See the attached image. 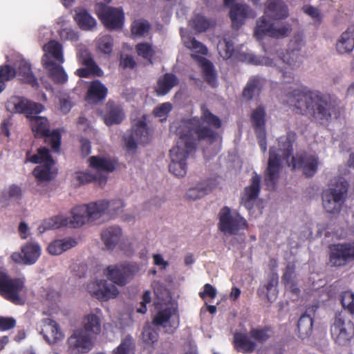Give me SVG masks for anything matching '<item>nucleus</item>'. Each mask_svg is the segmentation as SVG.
<instances>
[{"instance_id": "obj_1", "label": "nucleus", "mask_w": 354, "mask_h": 354, "mask_svg": "<svg viewBox=\"0 0 354 354\" xmlns=\"http://www.w3.org/2000/svg\"><path fill=\"white\" fill-rule=\"evenodd\" d=\"M201 120L194 117L175 121L171 125V131L178 137L176 145L170 149L171 162L169 169L171 173L177 177H183L187 171V160L195 151L196 140H212L216 137V133L211 129L203 126L202 121L214 128L221 126V120L213 115L205 105L201 106Z\"/></svg>"}, {"instance_id": "obj_2", "label": "nucleus", "mask_w": 354, "mask_h": 354, "mask_svg": "<svg viewBox=\"0 0 354 354\" xmlns=\"http://www.w3.org/2000/svg\"><path fill=\"white\" fill-rule=\"evenodd\" d=\"M295 140L296 134L289 132L279 138V148H270L268 167L264 176V180L268 189H272L275 187L283 161L294 169H302L308 177H311L316 173L319 165L316 155L297 154L296 156H292L290 161L289 160L292 153V144Z\"/></svg>"}, {"instance_id": "obj_3", "label": "nucleus", "mask_w": 354, "mask_h": 354, "mask_svg": "<svg viewBox=\"0 0 354 354\" xmlns=\"http://www.w3.org/2000/svg\"><path fill=\"white\" fill-rule=\"evenodd\" d=\"M281 101L292 107L296 113L310 115L315 121L321 124L329 120L335 107V103L328 97L303 85L286 93Z\"/></svg>"}, {"instance_id": "obj_4", "label": "nucleus", "mask_w": 354, "mask_h": 354, "mask_svg": "<svg viewBox=\"0 0 354 354\" xmlns=\"http://www.w3.org/2000/svg\"><path fill=\"white\" fill-rule=\"evenodd\" d=\"M288 16V7L281 0H268L265 6L264 16L257 21V27L254 30V36L259 40L266 35L277 38L287 36L291 30L290 25L287 24L277 27L273 24L268 21L266 17L279 20L285 19Z\"/></svg>"}, {"instance_id": "obj_5", "label": "nucleus", "mask_w": 354, "mask_h": 354, "mask_svg": "<svg viewBox=\"0 0 354 354\" xmlns=\"http://www.w3.org/2000/svg\"><path fill=\"white\" fill-rule=\"evenodd\" d=\"M241 61L254 65H263L269 67L278 66L282 73L283 83H291L295 80L294 71L302 64L303 55L301 53L287 50L282 58L275 60L270 57H257L252 53H243L239 55Z\"/></svg>"}, {"instance_id": "obj_6", "label": "nucleus", "mask_w": 354, "mask_h": 354, "mask_svg": "<svg viewBox=\"0 0 354 354\" xmlns=\"http://www.w3.org/2000/svg\"><path fill=\"white\" fill-rule=\"evenodd\" d=\"M154 326H160L167 333L174 332L179 326V315L177 309L172 306H166L159 310L151 324H147L143 329L142 339L146 348H150L158 341V334Z\"/></svg>"}, {"instance_id": "obj_7", "label": "nucleus", "mask_w": 354, "mask_h": 354, "mask_svg": "<svg viewBox=\"0 0 354 354\" xmlns=\"http://www.w3.org/2000/svg\"><path fill=\"white\" fill-rule=\"evenodd\" d=\"M43 50L44 54L41 62L43 66L48 71V75L56 83L66 82L68 75L62 66L64 62L62 45L55 40H51L43 46Z\"/></svg>"}, {"instance_id": "obj_8", "label": "nucleus", "mask_w": 354, "mask_h": 354, "mask_svg": "<svg viewBox=\"0 0 354 354\" xmlns=\"http://www.w3.org/2000/svg\"><path fill=\"white\" fill-rule=\"evenodd\" d=\"M91 170L77 171L75 178L80 184L96 182L102 187L106 183L107 174L115 169V163L109 158L93 156L88 159Z\"/></svg>"}, {"instance_id": "obj_9", "label": "nucleus", "mask_w": 354, "mask_h": 354, "mask_svg": "<svg viewBox=\"0 0 354 354\" xmlns=\"http://www.w3.org/2000/svg\"><path fill=\"white\" fill-rule=\"evenodd\" d=\"M348 183L342 177L331 180L329 187L322 193V205L331 214H339L345 201Z\"/></svg>"}, {"instance_id": "obj_10", "label": "nucleus", "mask_w": 354, "mask_h": 354, "mask_svg": "<svg viewBox=\"0 0 354 354\" xmlns=\"http://www.w3.org/2000/svg\"><path fill=\"white\" fill-rule=\"evenodd\" d=\"M26 162L39 164L33 171V176L39 183L50 181L55 175L53 166L55 162L53 160L49 150L46 147L37 149V153L31 154L30 151L26 153Z\"/></svg>"}, {"instance_id": "obj_11", "label": "nucleus", "mask_w": 354, "mask_h": 354, "mask_svg": "<svg viewBox=\"0 0 354 354\" xmlns=\"http://www.w3.org/2000/svg\"><path fill=\"white\" fill-rule=\"evenodd\" d=\"M32 131L37 137H45V142L50 145L52 149L58 152L61 145V133L59 130H54L49 133V122L46 117L31 114L28 116Z\"/></svg>"}, {"instance_id": "obj_12", "label": "nucleus", "mask_w": 354, "mask_h": 354, "mask_svg": "<svg viewBox=\"0 0 354 354\" xmlns=\"http://www.w3.org/2000/svg\"><path fill=\"white\" fill-rule=\"evenodd\" d=\"M218 229L229 234H236L248 227L246 220L237 212H232L228 207H223L218 214Z\"/></svg>"}, {"instance_id": "obj_13", "label": "nucleus", "mask_w": 354, "mask_h": 354, "mask_svg": "<svg viewBox=\"0 0 354 354\" xmlns=\"http://www.w3.org/2000/svg\"><path fill=\"white\" fill-rule=\"evenodd\" d=\"M330 334L335 344L347 346L354 338V324L342 314L337 315L330 326Z\"/></svg>"}, {"instance_id": "obj_14", "label": "nucleus", "mask_w": 354, "mask_h": 354, "mask_svg": "<svg viewBox=\"0 0 354 354\" xmlns=\"http://www.w3.org/2000/svg\"><path fill=\"white\" fill-rule=\"evenodd\" d=\"M24 282L21 279L11 278L6 273L0 272V295L7 300L17 305L24 303L21 292Z\"/></svg>"}, {"instance_id": "obj_15", "label": "nucleus", "mask_w": 354, "mask_h": 354, "mask_svg": "<svg viewBox=\"0 0 354 354\" xmlns=\"http://www.w3.org/2000/svg\"><path fill=\"white\" fill-rule=\"evenodd\" d=\"M124 141L127 150L134 153L139 145H145L149 141V133L147 127L146 116L134 121L131 132L125 134Z\"/></svg>"}, {"instance_id": "obj_16", "label": "nucleus", "mask_w": 354, "mask_h": 354, "mask_svg": "<svg viewBox=\"0 0 354 354\" xmlns=\"http://www.w3.org/2000/svg\"><path fill=\"white\" fill-rule=\"evenodd\" d=\"M136 264L122 263L110 265L104 270V274L113 283L123 286L138 272Z\"/></svg>"}, {"instance_id": "obj_17", "label": "nucleus", "mask_w": 354, "mask_h": 354, "mask_svg": "<svg viewBox=\"0 0 354 354\" xmlns=\"http://www.w3.org/2000/svg\"><path fill=\"white\" fill-rule=\"evenodd\" d=\"M8 111L12 113L25 114L26 118L31 114H39L45 109L44 105L21 96H12L6 102Z\"/></svg>"}, {"instance_id": "obj_18", "label": "nucleus", "mask_w": 354, "mask_h": 354, "mask_svg": "<svg viewBox=\"0 0 354 354\" xmlns=\"http://www.w3.org/2000/svg\"><path fill=\"white\" fill-rule=\"evenodd\" d=\"M96 15L104 26L111 30L121 29L124 25V13L121 8L98 6Z\"/></svg>"}, {"instance_id": "obj_19", "label": "nucleus", "mask_w": 354, "mask_h": 354, "mask_svg": "<svg viewBox=\"0 0 354 354\" xmlns=\"http://www.w3.org/2000/svg\"><path fill=\"white\" fill-rule=\"evenodd\" d=\"M87 290L91 296L104 301L115 299L119 295L118 288L104 279H96L90 282L87 285Z\"/></svg>"}, {"instance_id": "obj_20", "label": "nucleus", "mask_w": 354, "mask_h": 354, "mask_svg": "<svg viewBox=\"0 0 354 354\" xmlns=\"http://www.w3.org/2000/svg\"><path fill=\"white\" fill-rule=\"evenodd\" d=\"M92 337L83 329H75L67 339L69 352L75 354L89 352L93 346Z\"/></svg>"}, {"instance_id": "obj_21", "label": "nucleus", "mask_w": 354, "mask_h": 354, "mask_svg": "<svg viewBox=\"0 0 354 354\" xmlns=\"http://www.w3.org/2000/svg\"><path fill=\"white\" fill-rule=\"evenodd\" d=\"M354 260V243H337L330 247V263L333 266H343Z\"/></svg>"}, {"instance_id": "obj_22", "label": "nucleus", "mask_w": 354, "mask_h": 354, "mask_svg": "<svg viewBox=\"0 0 354 354\" xmlns=\"http://www.w3.org/2000/svg\"><path fill=\"white\" fill-rule=\"evenodd\" d=\"M250 118L259 145L263 153H265L267 151L265 109L258 106L252 111Z\"/></svg>"}, {"instance_id": "obj_23", "label": "nucleus", "mask_w": 354, "mask_h": 354, "mask_svg": "<svg viewBox=\"0 0 354 354\" xmlns=\"http://www.w3.org/2000/svg\"><path fill=\"white\" fill-rule=\"evenodd\" d=\"M235 0H223L224 5L230 7V18L232 26L239 28L247 18H254L257 13L247 5H234Z\"/></svg>"}, {"instance_id": "obj_24", "label": "nucleus", "mask_w": 354, "mask_h": 354, "mask_svg": "<svg viewBox=\"0 0 354 354\" xmlns=\"http://www.w3.org/2000/svg\"><path fill=\"white\" fill-rule=\"evenodd\" d=\"M41 247L36 242H28L21 247V253L15 252L12 259L17 263L32 265L37 262L41 255Z\"/></svg>"}, {"instance_id": "obj_25", "label": "nucleus", "mask_w": 354, "mask_h": 354, "mask_svg": "<svg viewBox=\"0 0 354 354\" xmlns=\"http://www.w3.org/2000/svg\"><path fill=\"white\" fill-rule=\"evenodd\" d=\"M41 324L40 334L48 344L54 346L64 340L65 335L55 320L46 318L42 320Z\"/></svg>"}, {"instance_id": "obj_26", "label": "nucleus", "mask_w": 354, "mask_h": 354, "mask_svg": "<svg viewBox=\"0 0 354 354\" xmlns=\"http://www.w3.org/2000/svg\"><path fill=\"white\" fill-rule=\"evenodd\" d=\"M261 177L254 173L251 178L250 185L246 187L241 196V204L250 210L260 192Z\"/></svg>"}, {"instance_id": "obj_27", "label": "nucleus", "mask_w": 354, "mask_h": 354, "mask_svg": "<svg viewBox=\"0 0 354 354\" xmlns=\"http://www.w3.org/2000/svg\"><path fill=\"white\" fill-rule=\"evenodd\" d=\"M80 62L86 66V68H79L75 73L81 77H87L90 74L96 76H102V70L95 63L91 58V55L86 51L82 52L78 55Z\"/></svg>"}, {"instance_id": "obj_28", "label": "nucleus", "mask_w": 354, "mask_h": 354, "mask_svg": "<svg viewBox=\"0 0 354 354\" xmlns=\"http://www.w3.org/2000/svg\"><path fill=\"white\" fill-rule=\"evenodd\" d=\"M102 117L106 125L111 126L120 124L124 118V113L120 105L109 102Z\"/></svg>"}, {"instance_id": "obj_29", "label": "nucleus", "mask_w": 354, "mask_h": 354, "mask_svg": "<svg viewBox=\"0 0 354 354\" xmlns=\"http://www.w3.org/2000/svg\"><path fill=\"white\" fill-rule=\"evenodd\" d=\"M100 314L101 311L99 310L97 313H91L86 315L82 319V328L80 329H83L84 333L92 337L99 335L102 331Z\"/></svg>"}, {"instance_id": "obj_30", "label": "nucleus", "mask_w": 354, "mask_h": 354, "mask_svg": "<svg viewBox=\"0 0 354 354\" xmlns=\"http://www.w3.org/2000/svg\"><path fill=\"white\" fill-rule=\"evenodd\" d=\"M354 49V25L344 31L336 43V50L339 54L349 53Z\"/></svg>"}, {"instance_id": "obj_31", "label": "nucleus", "mask_w": 354, "mask_h": 354, "mask_svg": "<svg viewBox=\"0 0 354 354\" xmlns=\"http://www.w3.org/2000/svg\"><path fill=\"white\" fill-rule=\"evenodd\" d=\"M71 217H67V226L79 227L89 223L88 209L85 205H78L71 210Z\"/></svg>"}, {"instance_id": "obj_32", "label": "nucleus", "mask_w": 354, "mask_h": 354, "mask_svg": "<svg viewBox=\"0 0 354 354\" xmlns=\"http://www.w3.org/2000/svg\"><path fill=\"white\" fill-rule=\"evenodd\" d=\"M107 92V88L100 80L93 81L88 86L86 100L89 103H98L106 98Z\"/></svg>"}, {"instance_id": "obj_33", "label": "nucleus", "mask_w": 354, "mask_h": 354, "mask_svg": "<svg viewBox=\"0 0 354 354\" xmlns=\"http://www.w3.org/2000/svg\"><path fill=\"white\" fill-rule=\"evenodd\" d=\"M122 229L119 226H111L102 231V240L108 249L114 248L122 236Z\"/></svg>"}, {"instance_id": "obj_34", "label": "nucleus", "mask_w": 354, "mask_h": 354, "mask_svg": "<svg viewBox=\"0 0 354 354\" xmlns=\"http://www.w3.org/2000/svg\"><path fill=\"white\" fill-rule=\"evenodd\" d=\"M88 209V217L91 222L98 221L104 216H108V206L106 200H101L85 205Z\"/></svg>"}, {"instance_id": "obj_35", "label": "nucleus", "mask_w": 354, "mask_h": 354, "mask_svg": "<svg viewBox=\"0 0 354 354\" xmlns=\"http://www.w3.org/2000/svg\"><path fill=\"white\" fill-rule=\"evenodd\" d=\"M250 335L237 333L234 336L235 348L243 353H252L256 348V342L252 340Z\"/></svg>"}, {"instance_id": "obj_36", "label": "nucleus", "mask_w": 354, "mask_h": 354, "mask_svg": "<svg viewBox=\"0 0 354 354\" xmlns=\"http://www.w3.org/2000/svg\"><path fill=\"white\" fill-rule=\"evenodd\" d=\"M77 245V241L72 238H65L63 239H57L51 242L47 250L49 254L52 255H59L62 252L75 247Z\"/></svg>"}, {"instance_id": "obj_37", "label": "nucleus", "mask_w": 354, "mask_h": 354, "mask_svg": "<svg viewBox=\"0 0 354 354\" xmlns=\"http://www.w3.org/2000/svg\"><path fill=\"white\" fill-rule=\"evenodd\" d=\"M74 18L80 28L85 30H91L97 25L95 19L83 8L75 10Z\"/></svg>"}, {"instance_id": "obj_38", "label": "nucleus", "mask_w": 354, "mask_h": 354, "mask_svg": "<svg viewBox=\"0 0 354 354\" xmlns=\"http://www.w3.org/2000/svg\"><path fill=\"white\" fill-rule=\"evenodd\" d=\"M178 80L176 75L171 73H166L159 78L156 88L158 95H165L178 84Z\"/></svg>"}, {"instance_id": "obj_39", "label": "nucleus", "mask_w": 354, "mask_h": 354, "mask_svg": "<svg viewBox=\"0 0 354 354\" xmlns=\"http://www.w3.org/2000/svg\"><path fill=\"white\" fill-rule=\"evenodd\" d=\"M66 20L64 16L59 17L56 21V28L62 39L72 41H77L79 36L77 33L70 27L67 26Z\"/></svg>"}, {"instance_id": "obj_40", "label": "nucleus", "mask_w": 354, "mask_h": 354, "mask_svg": "<svg viewBox=\"0 0 354 354\" xmlns=\"http://www.w3.org/2000/svg\"><path fill=\"white\" fill-rule=\"evenodd\" d=\"M63 226H67V218L64 215H58L43 221L38 227V231L42 234L46 230H55Z\"/></svg>"}, {"instance_id": "obj_41", "label": "nucleus", "mask_w": 354, "mask_h": 354, "mask_svg": "<svg viewBox=\"0 0 354 354\" xmlns=\"http://www.w3.org/2000/svg\"><path fill=\"white\" fill-rule=\"evenodd\" d=\"M198 62L205 79L210 85L215 86L217 84V79L212 64L203 57L200 58Z\"/></svg>"}, {"instance_id": "obj_42", "label": "nucleus", "mask_w": 354, "mask_h": 354, "mask_svg": "<svg viewBox=\"0 0 354 354\" xmlns=\"http://www.w3.org/2000/svg\"><path fill=\"white\" fill-rule=\"evenodd\" d=\"M182 39L184 45L192 50L193 52L206 55L207 53V48L201 42L196 40L195 38L184 32L183 30H180Z\"/></svg>"}, {"instance_id": "obj_43", "label": "nucleus", "mask_w": 354, "mask_h": 354, "mask_svg": "<svg viewBox=\"0 0 354 354\" xmlns=\"http://www.w3.org/2000/svg\"><path fill=\"white\" fill-rule=\"evenodd\" d=\"M18 74L21 81L30 84L32 86L38 84L36 77L31 71L30 66L26 61L21 60L19 62Z\"/></svg>"}, {"instance_id": "obj_44", "label": "nucleus", "mask_w": 354, "mask_h": 354, "mask_svg": "<svg viewBox=\"0 0 354 354\" xmlns=\"http://www.w3.org/2000/svg\"><path fill=\"white\" fill-rule=\"evenodd\" d=\"M313 324V321L310 315L304 314L301 316L297 323V328L299 337L301 339H304L310 335Z\"/></svg>"}, {"instance_id": "obj_45", "label": "nucleus", "mask_w": 354, "mask_h": 354, "mask_svg": "<svg viewBox=\"0 0 354 354\" xmlns=\"http://www.w3.org/2000/svg\"><path fill=\"white\" fill-rule=\"evenodd\" d=\"M153 288L154 294L158 299V301L155 303L156 306H162L170 300L169 292L162 283L154 281L153 283Z\"/></svg>"}, {"instance_id": "obj_46", "label": "nucleus", "mask_w": 354, "mask_h": 354, "mask_svg": "<svg viewBox=\"0 0 354 354\" xmlns=\"http://www.w3.org/2000/svg\"><path fill=\"white\" fill-rule=\"evenodd\" d=\"M217 49L220 56L224 59H227L234 53V44L231 40L224 38L218 41Z\"/></svg>"}, {"instance_id": "obj_47", "label": "nucleus", "mask_w": 354, "mask_h": 354, "mask_svg": "<svg viewBox=\"0 0 354 354\" xmlns=\"http://www.w3.org/2000/svg\"><path fill=\"white\" fill-rule=\"evenodd\" d=\"M189 26L197 32L205 31L211 26V22L204 16L195 15L189 21Z\"/></svg>"}, {"instance_id": "obj_48", "label": "nucleus", "mask_w": 354, "mask_h": 354, "mask_svg": "<svg viewBox=\"0 0 354 354\" xmlns=\"http://www.w3.org/2000/svg\"><path fill=\"white\" fill-rule=\"evenodd\" d=\"M150 29L149 23L145 19L135 20L131 25V33L135 37L145 35Z\"/></svg>"}, {"instance_id": "obj_49", "label": "nucleus", "mask_w": 354, "mask_h": 354, "mask_svg": "<svg viewBox=\"0 0 354 354\" xmlns=\"http://www.w3.org/2000/svg\"><path fill=\"white\" fill-rule=\"evenodd\" d=\"M135 344L131 337H127L120 345L113 351V354H133Z\"/></svg>"}, {"instance_id": "obj_50", "label": "nucleus", "mask_w": 354, "mask_h": 354, "mask_svg": "<svg viewBox=\"0 0 354 354\" xmlns=\"http://www.w3.org/2000/svg\"><path fill=\"white\" fill-rule=\"evenodd\" d=\"M295 267L294 265L288 264L285 270L284 274L282 277V280L284 282L285 286L291 289V290L298 294L299 290L297 288L294 287L293 279L295 278Z\"/></svg>"}, {"instance_id": "obj_51", "label": "nucleus", "mask_w": 354, "mask_h": 354, "mask_svg": "<svg viewBox=\"0 0 354 354\" xmlns=\"http://www.w3.org/2000/svg\"><path fill=\"white\" fill-rule=\"evenodd\" d=\"M262 80L259 77H253L245 87L243 95L248 99L252 98L254 93H258L261 86Z\"/></svg>"}, {"instance_id": "obj_52", "label": "nucleus", "mask_w": 354, "mask_h": 354, "mask_svg": "<svg viewBox=\"0 0 354 354\" xmlns=\"http://www.w3.org/2000/svg\"><path fill=\"white\" fill-rule=\"evenodd\" d=\"M136 50L139 56L152 63L151 59L154 55L155 51L151 44L147 42L139 43L136 46Z\"/></svg>"}, {"instance_id": "obj_53", "label": "nucleus", "mask_w": 354, "mask_h": 354, "mask_svg": "<svg viewBox=\"0 0 354 354\" xmlns=\"http://www.w3.org/2000/svg\"><path fill=\"white\" fill-rule=\"evenodd\" d=\"M113 39L111 35H103L97 39V48L104 54L110 55L112 52Z\"/></svg>"}, {"instance_id": "obj_54", "label": "nucleus", "mask_w": 354, "mask_h": 354, "mask_svg": "<svg viewBox=\"0 0 354 354\" xmlns=\"http://www.w3.org/2000/svg\"><path fill=\"white\" fill-rule=\"evenodd\" d=\"M16 75L15 70L6 65L3 67H0V93L5 88V82L13 78Z\"/></svg>"}, {"instance_id": "obj_55", "label": "nucleus", "mask_w": 354, "mask_h": 354, "mask_svg": "<svg viewBox=\"0 0 354 354\" xmlns=\"http://www.w3.org/2000/svg\"><path fill=\"white\" fill-rule=\"evenodd\" d=\"M173 109L172 104L170 102H165L157 106L153 111L155 117L159 118L160 122L165 121L168 117L169 113Z\"/></svg>"}, {"instance_id": "obj_56", "label": "nucleus", "mask_w": 354, "mask_h": 354, "mask_svg": "<svg viewBox=\"0 0 354 354\" xmlns=\"http://www.w3.org/2000/svg\"><path fill=\"white\" fill-rule=\"evenodd\" d=\"M108 206V216L113 217L120 214L125 206L124 201L121 199H114L107 201Z\"/></svg>"}, {"instance_id": "obj_57", "label": "nucleus", "mask_w": 354, "mask_h": 354, "mask_svg": "<svg viewBox=\"0 0 354 354\" xmlns=\"http://www.w3.org/2000/svg\"><path fill=\"white\" fill-rule=\"evenodd\" d=\"M21 189L17 185H11L2 194L3 198L5 200L8 199H19L21 196Z\"/></svg>"}, {"instance_id": "obj_58", "label": "nucleus", "mask_w": 354, "mask_h": 354, "mask_svg": "<svg viewBox=\"0 0 354 354\" xmlns=\"http://www.w3.org/2000/svg\"><path fill=\"white\" fill-rule=\"evenodd\" d=\"M304 45V40L303 36L300 34H297L293 37L291 39L288 49L287 50L295 52V53H301V48Z\"/></svg>"}, {"instance_id": "obj_59", "label": "nucleus", "mask_w": 354, "mask_h": 354, "mask_svg": "<svg viewBox=\"0 0 354 354\" xmlns=\"http://www.w3.org/2000/svg\"><path fill=\"white\" fill-rule=\"evenodd\" d=\"M342 304L344 308L348 309L352 314L354 313V294L351 291H346L342 295Z\"/></svg>"}, {"instance_id": "obj_60", "label": "nucleus", "mask_w": 354, "mask_h": 354, "mask_svg": "<svg viewBox=\"0 0 354 354\" xmlns=\"http://www.w3.org/2000/svg\"><path fill=\"white\" fill-rule=\"evenodd\" d=\"M277 283L278 277L276 275H272L266 285L267 297L268 300H271L276 297Z\"/></svg>"}, {"instance_id": "obj_61", "label": "nucleus", "mask_w": 354, "mask_h": 354, "mask_svg": "<svg viewBox=\"0 0 354 354\" xmlns=\"http://www.w3.org/2000/svg\"><path fill=\"white\" fill-rule=\"evenodd\" d=\"M250 337L257 343H263L269 338L266 329H252L250 332Z\"/></svg>"}, {"instance_id": "obj_62", "label": "nucleus", "mask_w": 354, "mask_h": 354, "mask_svg": "<svg viewBox=\"0 0 354 354\" xmlns=\"http://www.w3.org/2000/svg\"><path fill=\"white\" fill-rule=\"evenodd\" d=\"M302 10L315 21L319 22L322 20L321 12L317 8L311 5H306L302 8Z\"/></svg>"}, {"instance_id": "obj_63", "label": "nucleus", "mask_w": 354, "mask_h": 354, "mask_svg": "<svg viewBox=\"0 0 354 354\" xmlns=\"http://www.w3.org/2000/svg\"><path fill=\"white\" fill-rule=\"evenodd\" d=\"M207 194V190L203 187H192L187 192L186 196L191 200H196L205 196Z\"/></svg>"}, {"instance_id": "obj_64", "label": "nucleus", "mask_w": 354, "mask_h": 354, "mask_svg": "<svg viewBox=\"0 0 354 354\" xmlns=\"http://www.w3.org/2000/svg\"><path fill=\"white\" fill-rule=\"evenodd\" d=\"M216 289L209 283H206L203 287V290L199 293L200 297L202 299L209 297L214 299L216 296Z\"/></svg>"}]
</instances>
